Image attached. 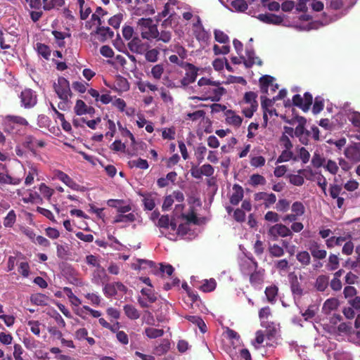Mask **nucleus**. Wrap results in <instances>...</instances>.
Instances as JSON below:
<instances>
[{"instance_id":"obj_6","label":"nucleus","mask_w":360,"mask_h":360,"mask_svg":"<svg viewBox=\"0 0 360 360\" xmlns=\"http://www.w3.org/2000/svg\"><path fill=\"white\" fill-rule=\"evenodd\" d=\"M184 68L186 69V72L184 77H182L181 79V84L182 86L186 87L188 86V84H192V82H195L199 69L194 66L193 64L186 62L184 63Z\"/></svg>"},{"instance_id":"obj_40","label":"nucleus","mask_w":360,"mask_h":360,"mask_svg":"<svg viewBox=\"0 0 360 360\" xmlns=\"http://www.w3.org/2000/svg\"><path fill=\"white\" fill-rule=\"evenodd\" d=\"M159 51L155 49L146 50L144 53L146 60L150 63H155L158 60Z\"/></svg>"},{"instance_id":"obj_36","label":"nucleus","mask_w":360,"mask_h":360,"mask_svg":"<svg viewBox=\"0 0 360 360\" xmlns=\"http://www.w3.org/2000/svg\"><path fill=\"white\" fill-rule=\"evenodd\" d=\"M87 105L82 100L76 101V104L74 107V112L77 115H86Z\"/></svg>"},{"instance_id":"obj_26","label":"nucleus","mask_w":360,"mask_h":360,"mask_svg":"<svg viewBox=\"0 0 360 360\" xmlns=\"http://www.w3.org/2000/svg\"><path fill=\"white\" fill-rule=\"evenodd\" d=\"M136 220V217L133 213L118 214L115 216L112 223L118 224V222H131Z\"/></svg>"},{"instance_id":"obj_34","label":"nucleus","mask_w":360,"mask_h":360,"mask_svg":"<svg viewBox=\"0 0 360 360\" xmlns=\"http://www.w3.org/2000/svg\"><path fill=\"white\" fill-rule=\"evenodd\" d=\"M39 172L38 169L35 166H31L30 167V169L28 170V172L27 173V176L25 179V185H30L32 184L34 177L38 176Z\"/></svg>"},{"instance_id":"obj_49","label":"nucleus","mask_w":360,"mask_h":360,"mask_svg":"<svg viewBox=\"0 0 360 360\" xmlns=\"http://www.w3.org/2000/svg\"><path fill=\"white\" fill-rule=\"evenodd\" d=\"M142 295L146 296L148 300L150 303H154L157 300V297L153 290H152V287L150 288H143L141 290Z\"/></svg>"},{"instance_id":"obj_27","label":"nucleus","mask_w":360,"mask_h":360,"mask_svg":"<svg viewBox=\"0 0 360 360\" xmlns=\"http://www.w3.org/2000/svg\"><path fill=\"white\" fill-rule=\"evenodd\" d=\"M340 266V259L338 255L330 254L328 258V262L326 264V268L329 271H334L338 269Z\"/></svg>"},{"instance_id":"obj_17","label":"nucleus","mask_w":360,"mask_h":360,"mask_svg":"<svg viewBox=\"0 0 360 360\" xmlns=\"http://www.w3.org/2000/svg\"><path fill=\"white\" fill-rule=\"evenodd\" d=\"M226 121L229 124L235 127H240L242 124L243 118L240 115H236L235 112L231 110L226 111Z\"/></svg>"},{"instance_id":"obj_23","label":"nucleus","mask_w":360,"mask_h":360,"mask_svg":"<svg viewBox=\"0 0 360 360\" xmlns=\"http://www.w3.org/2000/svg\"><path fill=\"white\" fill-rule=\"evenodd\" d=\"M278 288L276 285L267 286L264 290L266 299L270 303H275L278 296Z\"/></svg>"},{"instance_id":"obj_25","label":"nucleus","mask_w":360,"mask_h":360,"mask_svg":"<svg viewBox=\"0 0 360 360\" xmlns=\"http://www.w3.org/2000/svg\"><path fill=\"white\" fill-rule=\"evenodd\" d=\"M290 160H297V156H294V153L290 149H284L277 159V163L285 162Z\"/></svg>"},{"instance_id":"obj_39","label":"nucleus","mask_w":360,"mask_h":360,"mask_svg":"<svg viewBox=\"0 0 360 360\" xmlns=\"http://www.w3.org/2000/svg\"><path fill=\"white\" fill-rule=\"evenodd\" d=\"M37 46L38 53L41 55L46 60H48L51 56L50 47L41 43L37 44Z\"/></svg>"},{"instance_id":"obj_31","label":"nucleus","mask_w":360,"mask_h":360,"mask_svg":"<svg viewBox=\"0 0 360 360\" xmlns=\"http://www.w3.org/2000/svg\"><path fill=\"white\" fill-rule=\"evenodd\" d=\"M170 348L169 340H163L161 344L155 347V353L158 355H162L167 354Z\"/></svg>"},{"instance_id":"obj_53","label":"nucleus","mask_w":360,"mask_h":360,"mask_svg":"<svg viewBox=\"0 0 360 360\" xmlns=\"http://www.w3.org/2000/svg\"><path fill=\"white\" fill-rule=\"evenodd\" d=\"M39 189L44 197L46 198L48 200H50L54 192L53 189L50 188V187L47 186L44 183L40 184Z\"/></svg>"},{"instance_id":"obj_9","label":"nucleus","mask_w":360,"mask_h":360,"mask_svg":"<svg viewBox=\"0 0 360 360\" xmlns=\"http://www.w3.org/2000/svg\"><path fill=\"white\" fill-rule=\"evenodd\" d=\"M129 49L135 53L143 54L148 49L149 45L142 42L138 37H134L128 44Z\"/></svg>"},{"instance_id":"obj_8","label":"nucleus","mask_w":360,"mask_h":360,"mask_svg":"<svg viewBox=\"0 0 360 360\" xmlns=\"http://www.w3.org/2000/svg\"><path fill=\"white\" fill-rule=\"evenodd\" d=\"M308 249L313 258L323 259L327 256V251L321 248V244L316 240H310L308 244Z\"/></svg>"},{"instance_id":"obj_30","label":"nucleus","mask_w":360,"mask_h":360,"mask_svg":"<svg viewBox=\"0 0 360 360\" xmlns=\"http://www.w3.org/2000/svg\"><path fill=\"white\" fill-rule=\"evenodd\" d=\"M20 181V179H17V177H12L11 176L8 175V174L0 172V183L1 184L17 185L19 184Z\"/></svg>"},{"instance_id":"obj_15","label":"nucleus","mask_w":360,"mask_h":360,"mask_svg":"<svg viewBox=\"0 0 360 360\" xmlns=\"http://www.w3.org/2000/svg\"><path fill=\"white\" fill-rule=\"evenodd\" d=\"M330 283V278L327 275H320L315 280L314 288L318 292H324Z\"/></svg>"},{"instance_id":"obj_51","label":"nucleus","mask_w":360,"mask_h":360,"mask_svg":"<svg viewBox=\"0 0 360 360\" xmlns=\"http://www.w3.org/2000/svg\"><path fill=\"white\" fill-rule=\"evenodd\" d=\"M65 4V0H51L49 5H46L45 10L50 11L51 9H59Z\"/></svg>"},{"instance_id":"obj_3","label":"nucleus","mask_w":360,"mask_h":360,"mask_svg":"<svg viewBox=\"0 0 360 360\" xmlns=\"http://www.w3.org/2000/svg\"><path fill=\"white\" fill-rule=\"evenodd\" d=\"M53 87L60 98H67V97H71L72 94L69 81L65 77H59Z\"/></svg>"},{"instance_id":"obj_33","label":"nucleus","mask_w":360,"mask_h":360,"mask_svg":"<svg viewBox=\"0 0 360 360\" xmlns=\"http://www.w3.org/2000/svg\"><path fill=\"white\" fill-rule=\"evenodd\" d=\"M145 334L149 338H156L162 337L164 334V330L156 329V328L148 327L145 329Z\"/></svg>"},{"instance_id":"obj_59","label":"nucleus","mask_w":360,"mask_h":360,"mask_svg":"<svg viewBox=\"0 0 360 360\" xmlns=\"http://www.w3.org/2000/svg\"><path fill=\"white\" fill-rule=\"evenodd\" d=\"M87 85H89L88 83H86V82L84 81H75L73 82L72 84V88L81 94H84V92L86 91Z\"/></svg>"},{"instance_id":"obj_22","label":"nucleus","mask_w":360,"mask_h":360,"mask_svg":"<svg viewBox=\"0 0 360 360\" xmlns=\"http://www.w3.org/2000/svg\"><path fill=\"white\" fill-rule=\"evenodd\" d=\"M340 304L338 299L330 298L327 299L323 304V310L326 314H329L330 311L338 309Z\"/></svg>"},{"instance_id":"obj_11","label":"nucleus","mask_w":360,"mask_h":360,"mask_svg":"<svg viewBox=\"0 0 360 360\" xmlns=\"http://www.w3.org/2000/svg\"><path fill=\"white\" fill-rule=\"evenodd\" d=\"M257 18L264 23L273 24L274 25H281L283 22V16L271 14V13L259 14L257 16Z\"/></svg>"},{"instance_id":"obj_28","label":"nucleus","mask_w":360,"mask_h":360,"mask_svg":"<svg viewBox=\"0 0 360 360\" xmlns=\"http://www.w3.org/2000/svg\"><path fill=\"white\" fill-rule=\"evenodd\" d=\"M296 257L302 266H308L311 262V255L308 251L298 252Z\"/></svg>"},{"instance_id":"obj_47","label":"nucleus","mask_w":360,"mask_h":360,"mask_svg":"<svg viewBox=\"0 0 360 360\" xmlns=\"http://www.w3.org/2000/svg\"><path fill=\"white\" fill-rule=\"evenodd\" d=\"M257 98V94L255 91H247L244 96V101L248 103V104H250V105H254L255 104H258Z\"/></svg>"},{"instance_id":"obj_13","label":"nucleus","mask_w":360,"mask_h":360,"mask_svg":"<svg viewBox=\"0 0 360 360\" xmlns=\"http://www.w3.org/2000/svg\"><path fill=\"white\" fill-rule=\"evenodd\" d=\"M55 176L58 179L62 181V182L67 186L70 187V189L75 191H78L79 189V184H77L75 181L72 179V178L68 175V174L61 172V170H56Z\"/></svg>"},{"instance_id":"obj_42","label":"nucleus","mask_w":360,"mask_h":360,"mask_svg":"<svg viewBox=\"0 0 360 360\" xmlns=\"http://www.w3.org/2000/svg\"><path fill=\"white\" fill-rule=\"evenodd\" d=\"M269 255L273 257H281L283 256L285 251L283 248L281 247L277 244H274L269 246Z\"/></svg>"},{"instance_id":"obj_5","label":"nucleus","mask_w":360,"mask_h":360,"mask_svg":"<svg viewBox=\"0 0 360 360\" xmlns=\"http://www.w3.org/2000/svg\"><path fill=\"white\" fill-rule=\"evenodd\" d=\"M313 103V96L310 93H304V98L300 94H295L292 99V104L307 112Z\"/></svg>"},{"instance_id":"obj_38","label":"nucleus","mask_w":360,"mask_h":360,"mask_svg":"<svg viewBox=\"0 0 360 360\" xmlns=\"http://www.w3.org/2000/svg\"><path fill=\"white\" fill-rule=\"evenodd\" d=\"M288 177L290 183L295 185L296 186H301V185L304 183V179L302 174H291Z\"/></svg>"},{"instance_id":"obj_44","label":"nucleus","mask_w":360,"mask_h":360,"mask_svg":"<svg viewBox=\"0 0 360 360\" xmlns=\"http://www.w3.org/2000/svg\"><path fill=\"white\" fill-rule=\"evenodd\" d=\"M103 294L108 297H111L117 295L116 288L114 283H106L103 287Z\"/></svg>"},{"instance_id":"obj_50","label":"nucleus","mask_w":360,"mask_h":360,"mask_svg":"<svg viewBox=\"0 0 360 360\" xmlns=\"http://www.w3.org/2000/svg\"><path fill=\"white\" fill-rule=\"evenodd\" d=\"M158 227L163 229H169V215L163 214L159 218L157 224Z\"/></svg>"},{"instance_id":"obj_56","label":"nucleus","mask_w":360,"mask_h":360,"mask_svg":"<svg viewBox=\"0 0 360 360\" xmlns=\"http://www.w3.org/2000/svg\"><path fill=\"white\" fill-rule=\"evenodd\" d=\"M290 201L286 199H281L276 205V209L277 211L286 212L289 210Z\"/></svg>"},{"instance_id":"obj_46","label":"nucleus","mask_w":360,"mask_h":360,"mask_svg":"<svg viewBox=\"0 0 360 360\" xmlns=\"http://www.w3.org/2000/svg\"><path fill=\"white\" fill-rule=\"evenodd\" d=\"M16 221V214L14 210H11L4 219V225L6 227H12Z\"/></svg>"},{"instance_id":"obj_48","label":"nucleus","mask_w":360,"mask_h":360,"mask_svg":"<svg viewBox=\"0 0 360 360\" xmlns=\"http://www.w3.org/2000/svg\"><path fill=\"white\" fill-rule=\"evenodd\" d=\"M324 108V101L321 97H316L315 101L312 106V112L316 115L323 110Z\"/></svg>"},{"instance_id":"obj_62","label":"nucleus","mask_w":360,"mask_h":360,"mask_svg":"<svg viewBox=\"0 0 360 360\" xmlns=\"http://www.w3.org/2000/svg\"><path fill=\"white\" fill-rule=\"evenodd\" d=\"M68 255V247L67 245L57 244V256L60 259H64Z\"/></svg>"},{"instance_id":"obj_21","label":"nucleus","mask_w":360,"mask_h":360,"mask_svg":"<svg viewBox=\"0 0 360 360\" xmlns=\"http://www.w3.org/2000/svg\"><path fill=\"white\" fill-rule=\"evenodd\" d=\"M130 88L129 82L125 77L119 76L117 77L115 84V90L117 91H127Z\"/></svg>"},{"instance_id":"obj_60","label":"nucleus","mask_w":360,"mask_h":360,"mask_svg":"<svg viewBox=\"0 0 360 360\" xmlns=\"http://www.w3.org/2000/svg\"><path fill=\"white\" fill-rule=\"evenodd\" d=\"M357 291L355 287L352 285L345 286L343 289V294L345 299L351 300L352 297H354L356 295Z\"/></svg>"},{"instance_id":"obj_2","label":"nucleus","mask_w":360,"mask_h":360,"mask_svg":"<svg viewBox=\"0 0 360 360\" xmlns=\"http://www.w3.org/2000/svg\"><path fill=\"white\" fill-rule=\"evenodd\" d=\"M267 234L272 240H277L279 237H292V233L289 227L283 224H276L269 228Z\"/></svg>"},{"instance_id":"obj_29","label":"nucleus","mask_w":360,"mask_h":360,"mask_svg":"<svg viewBox=\"0 0 360 360\" xmlns=\"http://www.w3.org/2000/svg\"><path fill=\"white\" fill-rule=\"evenodd\" d=\"M217 286V283L215 279L210 278L209 280L206 279L204 281V283L200 287V289L204 292H212V290H215Z\"/></svg>"},{"instance_id":"obj_32","label":"nucleus","mask_w":360,"mask_h":360,"mask_svg":"<svg viewBox=\"0 0 360 360\" xmlns=\"http://www.w3.org/2000/svg\"><path fill=\"white\" fill-rule=\"evenodd\" d=\"M130 167H139L141 169H147L149 167L147 160L139 158L137 160H131L128 162Z\"/></svg>"},{"instance_id":"obj_55","label":"nucleus","mask_w":360,"mask_h":360,"mask_svg":"<svg viewBox=\"0 0 360 360\" xmlns=\"http://www.w3.org/2000/svg\"><path fill=\"white\" fill-rule=\"evenodd\" d=\"M266 160L264 156H254L250 159V165L255 167H259L264 166Z\"/></svg>"},{"instance_id":"obj_41","label":"nucleus","mask_w":360,"mask_h":360,"mask_svg":"<svg viewBox=\"0 0 360 360\" xmlns=\"http://www.w3.org/2000/svg\"><path fill=\"white\" fill-rule=\"evenodd\" d=\"M232 7L238 12H245L248 8V4L245 0H235L231 3Z\"/></svg>"},{"instance_id":"obj_45","label":"nucleus","mask_w":360,"mask_h":360,"mask_svg":"<svg viewBox=\"0 0 360 360\" xmlns=\"http://www.w3.org/2000/svg\"><path fill=\"white\" fill-rule=\"evenodd\" d=\"M214 38L215 40L219 43L226 44L229 41V37L221 31V30H215L214 32Z\"/></svg>"},{"instance_id":"obj_4","label":"nucleus","mask_w":360,"mask_h":360,"mask_svg":"<svg viewBox=\"0 0 360 360\" xmlns=\"http://www.w3.org/2000/svg\"><path fill=\"white\" fill-rule=\"evenodd\" d=\"M20 98L21 104L25 108H32L37 103L36 91L29 88L25 89L21 91Z\"/></svg>"},{"instance_id":"obj_43","label":"nucleus","mask_w":360,"mask_h":360,"mask_svg":"<svg viewBox=\"0 0 360 360\" xmlns=\"http://www.w3.org/2000/svg\"><path fill=\"white\" fill-rule=\"evenodd\" d=\"M164 70V64L160 63L155 65L153 67H152L151 70L153 77L157 80H159V79L162 77Z\"/></svg>"},{"instance_id":"obj_14","label":"nucleus","mask_w":360,"mask_h":360,"mask_svg":"<svg viewBox=\"0 0 360 360\" xmlns=\"http://www.w3.org/2000/svg\"><path fill=\"white\" fill-rule=\"evenodd\" d=\"M233 193L230 197V202L232 205H238L244 196V191L240 184H235L233 186Z\"/></svg>"},{"instance_id":"obj_1","label":"nucleus","mask_w":360,"mask_h":360,"mask_svg":"<svg viewBox=\"0 0 360 360\" xmlns=\"http://www.w3.org/2000/svg\"><path fill=\"white\" fill-rule=\"evenodd\" d=\"M209 86L207 87L201 88L200 93L202 94L201 96H193L191 98L197 99L198 101H219L221 97L225 94L226 90L224 87Z\"/></svg>"},{"instance_id":"obj_18","label":"nucleus","mask_w":360,"mask_h":360,"mask_svg":"<svg viewBox=\"0 0 360 360\" xmlns=\"http://www.w3.org/2000/svg\"><path fill=\"white\" fill-rule=\"evenodd\" d=\"M159 36V31L157 25H153L152 22L150 25L146 29V31H143L141 33V37L146 39H157Z\"/></svg>"},{"instance_id":"obj_35","label":"nucleus","mask_w":360,"mask_h":360,"mask_svg":"<svg viewBox=\"0 0 360 360\" xmlns=\"http://www.w3.org/2000/svg\"><path fill=\"white\" fill-rule=\"evenodd\" d=\"M291 210L295 214L296 218L305 213V207L300 201H295L291 206Z\"/></svg>"},{"instance_id":"obj_19","label":"nucleus","mask_w":360,"mask_h":360,"mask_svg":"<svg viewBox=\"0 0 360 360\" xmlns=\"http://www.w3.org/2000/svg\"><path fill=\"white\" fill-rule=\"evenodd\" d=\"M6 124L10 126H12L13 124L21 126L28 125V122L26 120V119L25 117H20V115H6Z\"/></svg>"},{"instance_id":"obj_52","label":"nucleus","mask_w":360,"mask_h":360,"mask_svg":"<svg viewBox=\"0 0 360 360\" xmlns=\"http://www.w3.org/2000/svg\"><path fill=\"white\" fill-rule=\"evenodd\" d=\"M123 20L122 14H117L113 16H111L110 19H108V23L110 25L114 27V29H117L120 26L121 22Z\"/></svg>"},{"instance_id":"obj_61","label":"nucleus","mask_w":360,"mask_h":360,"mask_svg":"<svg viewBox=\"0 0 360 360\" xmlns=\"http://www.w3.org/2000/svg\"><path fill=\"white\" fill-rule=\"evenodd\" d=\"M342 187L339 184H330L329 193L333 198H337L341 193Z\"/></svg>"},{"instance_id":"obj_12","label":"nucleus","mask_w":360,"mask_h":360,"mask_svg":"<svg viewBox=\"0 0 360 360\" xmlns=\"http://www.w3.org/2000/svg\"><path fill=\"white\" fill-rule=\"evenodd\" d=\"M246 56L247 58L242 56L243 62L244 63L245 67L251 68L255 64L259 65H262V60L259 57L256 56L254 49H247Z\"/></svg>"},{"instance_id":"obj_10","label":"nucleus","mask_w":360,"mask_h":360,"mask_svg":"<svg viewBox=\"0 0 360 360\" xmlns=\"http://www.w3.org/2000/svg\"><path fill=\"white\" fill-rule=\"evenodd\" d=\"M17 35L11 32L0 31V47L1 49H11L16 41Z\"/></svg>"},{"instance_id":"obj_58","label":"nucleus","mask_w":360,"mask_h":360,"mask_svg":"<svg viewBox=\"0 0 360 360\" xmlns=\"http://www.w3.org/2000/svg\"><path fill=\"white\" fill-rule=\"evenodd\" d=\"M226 337L232 341L233 344L234 345V341H236V344H239L240 342V336L237 331H235L234 330L229 329V328H226Z\"/></svg>"},{"instance_id":"obj_57","label":"nucleus","mask_w":360,"mask_h":360,"mask_svg":"<svg viewBox=\"0 0 360 360\" xmlns=\"http://www.w3.org/2000/svg\"><path fill=\"white\" fill-rule=\"evenodd\" d=\"M207 150L206 146L203 145H199L195 150V156L198 163H201L205 159V153Z\"/></svg>"},{"instance_id":"obj_20","label":"nucleus","mask_w":360,"mask_h":360,"mask_svg":"<svg viewBox=\"0 0 360 360\" xmlns=\"http://www.w3.org/2000/svg\"><path fill=\"white\" fill-rule=\"evenodd\" d=\"M123 310L124 311L126 316L131 319V320H137L141 316L136 307L131 305V304H126L123 307Z\"/></svg>"},{"instance_id":"obj_64","label":"nucleus","mask_w":360,"mask_h":360,"mask_svg":"<svg viewBox=\"0 0 360 360\" xmlns=\"http://www.w3.org/2000/svg\"><path fill=\"white\" fill-rule=\"evenodd\" d=\"M175 133L174 128H166L162 132V137L163 139L172 140L175 138Z\"/></svg>"},{"instance_id":"obj_63","label":"nucleus","mask_w":360,"mask_h":360,"mask_svg":"<svg viewBox=\"0 0 360 360\" xmlns=\"http://www.w3.org/2000/svg\"><path fill=\"white\" fill-rule=\"evenodd\" d=\"M30 271V267L27 262H22L19 264L18 271L21 275L24 277H27L29 276Z\"/></svg>"},{"instance_id":"obj_7","label":"nucleus","mask_w":360,"mask_h":360,"mask_svg":"<svg viewBox=\"0 0 360 360\" xmlns=\"http://www.w3.org/2000/svg\"><path fill=\"white\" fill-rule=\"evenodd\" d=\"M250 269L253 270L250 276V283L253 285L262 283L264 281V269H259V264L256 259H251Z\"/></svg>"},{"instance_id":"obj_37","label":"nucleus","mask_w":360,"mask_h":360,"mask_svg":"<svg viewBox=\"0 0 360 360\" xmlns=\"http://www.w3.org/2000/svg\"><path fill=\"white\" fill-rule=\"evenodd\" d=\"M266 183V180L264 176L259 175V174H253L250 176L249 184L252 186H257V185H264Z\"/></svg>"},{"instance_id":"obj_24","label":"nucleus","mask_w":360,"mask_h":360,"mask_svg":"<svg viewBox=\"0 0 360 360\" xmlns=\"http://www.w3.org/2000/svg\"><path fill=\"white\" fill-rule=\"evenodd\" d=\"M48 297L43 293H35L30 296V301L37 306H46Z\"/></svg>"},{"instance_id":"obj_16","label":"nucleus","mask_w":360,"mask_h":360,"mask_svg":"<svg viewBox=\"0 0 360 360\" xmlns=\"http://www.w3.org/2000/svg\"><path fill=\"white\" fill-rule=\"evenodd\" d=\"M96 32L98 35V39L101 42H104V41L112 39V37H114V32H112L109 27L98 26Z\"/></svg>"},{"instance_id":"obj_54","label":"nucleus","mask_w":360,"mask_h":360,"mask_svg":"<svg viewBox=\"0 0 360 360\" xmlns=\"http://www.w3.org/2000/svg\"><path fill=\"white\" fill-rule=\"evenodd\" d=\"M325 160L323 157L321 156L319 153H314L311 159L312 166L317 168L321 167L323 165Z\"/></svg>"}]
</instances>
